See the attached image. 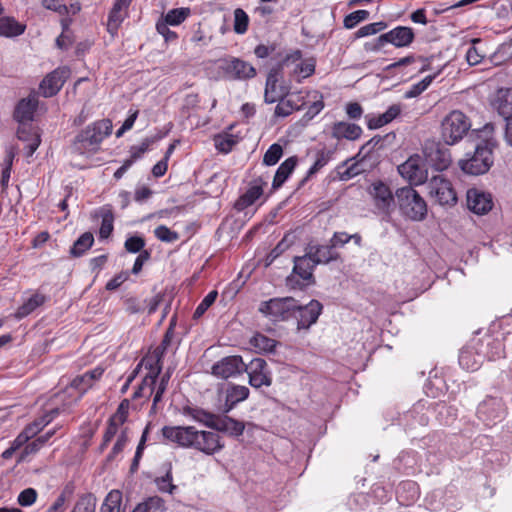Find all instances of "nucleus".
<instances>
[{
	"label": "nucleus",
	"mask_w": 512,
	"mask_h": 512,
	"mask_svg": "<svg viewBox=\"0 0 512 512\" xmlns=\"http://www.w3.org/2000/svg\"><path fill=\"white\" fill-rule=\"evenodd\" d=\"M161 432L164 439L182 448L195 449L206 455H214L224 448L218 433L197 430L194 426H164Z\"/></svg>",
	"instance_id": "obj_1"
},
{
	"label": "nucleus",
	"mask_w": 512,
	"mask_h": 512,
	"mask_svg": "<svg viewBox=\"0 0 512 512\" xmlns=\"http://www.w3.org/2000/svg\"><path fill=\"white\" fill-rule=\"evenodd\" d=\"M494 127L486 124L481 130H474L471 135L479 139L472 155L467 153V158L459 161L460 169L469 175H481L489 171L494 162L493 149L496 142L493 139Z\"/></svg>",
	"instance_id": "obj_2"
},
{
	"label": "nucleus",
	"mask_w": 512,
	"mask_h": 512,
	"mask_svg": "<svg viewBox=\"0 0 512 512\" xmlns=\"http://www.w3.org/2000/svg\"><path fill=\"white\" fill-rule=\"evenodd\" d=\"M301 59L302 52L295 50L281 58L278 63L269 70L264 92V101L266 103H275L290 93V86L283 81V69L288 67L290 63H295Z\"/></svg>",
	"instance_id": "obj_3"
},
{
	"label": "nucleus",
	"mask_w": 512,
	"mask_h": 512,
	"mask_svg": "<svg viewBox=\"0 0 512 512\" xmlns=\"http://www.w3.org/2000/svg\"><path fill=\"white\" fill-rule=\"evenodd\" d=\"M112 132V122L109 119H102L88 125L77 134L73 147L80 154L88 151H96L105 137Z\"/></svg>",
	"instance_id": "obj_4"
},
{
	"label": "nucleus",
	"mask_w": 512,
	"mask_h": 512,
	"mask_svg": "<svg viewBox=\"0 0 512 512\" xmlns=\"http://www.w3.org/2000/svg\"><path fill=\"white\" fill-rule=\"evenodd\" d=\"M395 197L401 213L410 220L422 221L427 215V204L411 186L396 190Z\"/></svg>",
	"instance_id": "obj_5"
},
{
	"label": "nucleus",
	"mask_w": 512,
	"mask_h": 512,
	"mask_svg": "<svg viewBox=\"0 0 512 512\" xmlns=\"http://www.w3.org/2000/svg\"><path fill=\"white\" fill-rule=\"evenodd\" d=\"M470 128V119L463 112L453 110L441 122V139L447 145H454L463 139Z\"/></svg>",
	"instance_id": "obj_6"
},
{
	"label": "nucleus",
	"mask_w": 512,
	"mask_h": 512,
	"mask_svg": "<svg viewBox=\"0 0 512 512\" xmlns=\"http://www.w3.org/2000/svg\"><path fill=\"white\" fill-rule=\"evenodd\" d=\"M293 262L294 266L292 274L287 277V284L291 288L300 289L314 284L315 278L313 271L317 265L314 263L313 258L308 255L307 250L305 249V254L303 256H295L293 258Z\"/></svg>",
	"instance_id": "obj_7"
},
{
	"label": "nucleus",
	"mask_w": 512,
	"mask_h": 512,
	"mask_svg": "<svg viewBox=\"0 0 512 512\" xmlns=\"http://www.w3.org/2000/svg\"><path fill=\"white\" fill-rule=\"evenodd\" d=\"M428 195L440 206L452 207L457 203V194L452 183L442 175L433 176L427 181Z\"/></svg>",
	"instance_id": "obj_8"
},
{
	"label": "nucleus",
	"mask_w": 512,
	"mask_h": 512,
	"mask_svg": "<svg viewBox=\"0 0 512 512\" xmlns=\"http://www.w3.org/2000/svg\"><path fill=\"white\" fill-rule=\"evenodd\" d=\"M295 299L292 297L272 298L260 303L258 311L273 322L292 318Z\"/></svg>",
	"instance_id": "obj_9"
},
{
	"label": "nucleus",
	"mask_w": 512,
	"mask_h": 512,
	"mask_svg": "<svg viewBox=\"0 0 512 512\" xmlns=\"http://www.w3.org/2000/svg\"><path fill=\"white\" fill-rule=\"evenodd\" d=\"M415 38V34L412 28L407 26H397L387 33L381 34L375 43H366L365 50L367 51H378L386 43H390L397 48L409 46Z\"/></svg>",
	"instance_id": "obj_10"
},
{
	"label": "nucleus",
	"mask_w": 512,
	"mask_h": 512,
	"mask_svg": "<svg viewBox=\"0 0 512 512\" xmlns=\"http://www.w3.org/2000/svg\"><path fill=\"white\" fill-rule=\"evenodd\" d=\"M377 214L390 217L395 208V197L389 186L382 181L373 182L368 188Z\"/></svg>",
	"instance_id": "obj_11"
},
{
	"label": "nucleus",
	"mask_w": 512,
	"mask_h": 512,
	"mask_svg": "<svg viewBox=\"0 0 512 512\" xmlns=\"http://www.w3.org/2000/svg\"><path fill=\"white\" fill-rule=\"evenodd\" d=\"M243 372L248 374L249 384L253 388L269 387L272 384V376L268 364L262 358H254L248 364L245 363Z\"/></svg>",
	"instance_id": "obj_12"
},
{
	"label": "nucleus",
	"mask_w": 512,
	"mask_h": 512,
	"mask_svg": "<svg viewBox=\"0 0 512 512\" xmlns=\"http://www.w3.org/2000/svg\"><path fill=\"white\" fill-rule=\"evenodd\" d=\"M323 306L318 300H311L307 305H299L295 300L292 318L297 321V328L308 329L318 320Z\"/></svg>",
	"instance_id": "obj_13"
},
{
	"label": "nucleus",
	"mask_w": 512,
	"mask_h": 512,
	"mask_svg": "<svg viewBox=\"0 0 512 512\" xmlns=\"http://www.w3.org/2000/svg\"><path fill=\"white\" fill-rule=\"evenodd\" d=\"M424 154L426 161L437 171L447 169L452 162L450 150L440 143H426Z\"/></svg>",
	"instance_id": "obj_14"
},
{
	"label": "nucleus",
	"mask_w": 512,
	"mask_h": 512,
	"mask_svg": "<svg viewBox=\"0 0 512 512\" xmlns=\"http://www.w3.org/2000/svg\"><path fill=\"white\" fill-rule=\"evenodd\" d=\"M244 364L241 356H226L212 366V374L221 379H228L242 374Z\"/></svg>",
	"instance_id": "obj_15"
},
{
	"label": "nucleus",
	"mask_w": 512,
	"mask_h": 512,
	"mask_svg": "<svg viewBox=\"0 0 512 512\" xmlns=\"http://www.w3.org/2000/svg\"><path fill=\"white\" fill-rule=\"evenodd\" d=\"M399 174L410 183L420 185L428 181L427 171L424 170L419 156H411L398 166Z\"/></svg>",
	"instance_id": "obj_16"
},
{
	"label": "nucleus",
	"mask_w": 512,
	"mask_h": 512,
	"mask_svg": "<svg viewBox=\"0 0 512 512\" xmlns=\"http://www.w3.org/2000/svg\"><path fill=\"white\" fill-rule=\"evenodd\" d=\"M69 74L70 71L66 67L57 68L47 74L39 86L41 94L46 98L56 95L63 87Z\"/></svg>",
	"instance_id": "obj_17"
},
{
	"label": "nucleus",
	"mask_w": 512,
	"mask_h": 512,
	"mask_svg": "<svg viewBox=\"0 0 512 512\" xmlns=\"http://www.w3.org/2000/svg\"><path fill=\"white\" fill-rule=\"evenodd\" d=\"M222 69L234 80H248L256 76V69L252 64L236 57L225 60Z\"/></svg>",
	"instance_id": "obj_18"
},
{
	"label": "nucleus",
	"mask_w": 512,
	"mask_h": 512,
	"mask_svg": "<svg viewBox=\"0 0 512 512\" xmlns=\"http://www.w3.org/2000/svg\"><path fill=\"white\" fill-rule=\"evenodd\" d=\"M479 419L486 425H491L500 421L504 416V409L501 400L498 398H489L484 400L477 409Z\"/></svg>",
	"instance_id": "obj_19"
},
{
	"label": "nucleus",
	"mask_w": 512,
	"mask_h": 512,
	"mask_svg": "<svg viewBox=\"0 0 512 512\" xmlns=\"http://www.w3.org/2000/svg\"><path fill=\"white\" fill-rule=\"evenodd\" d=\"M493 206L492 197L489 193L479 191L475 188L467 191V207L477 215L488 213Z\"/></svg>",
	"instance_id": "obj_20"
},
{
	"label": "nucleus",
	"mask_w": 512,
	"mask_h": 512,
	"mask_svg": "<svg viewBox=\"0 0 512 512\" xmlns=\"http://www.w3.org/2000/svg\"><path fill=\"white\" fill-rule=\"evenodd\" d=\"M266 182L262 178L254 179L247 191L242 194L234 203V208L237 211H243L249 206L253 205L263 194V186Z\"/></svg>",
	"instance_id": "obj_21"
},
{
	"label": "nucleus",
	"mask_w": 512,
	"mask_h": 512,
	"mask_svg": "<svg viewBox=\"0 0 512 512\" xmlns=\"http://www.w3.org/2000/svg\"><path fill=\"white\" fill-rule=\"evenodd\" d=\"M38 107V97L36 94H30L28 97L21 99L13 113L14 119L20 124H25L33 120L34 114Z\"/></svg>",
	"instance_id": "obj_22"
},
{
	"label": "nucleus",
	"mask_w": 512,
	"mask_h": 512,
	"mask_svg": "<svg viewBox=\"0 0 512 512\" xmlns=\"http://www.w3.org/2000/svg\"><path fill=\"white\" fill-rule=\"evenodd\" d=\"M306 250L308 255L313 258L314 263L316 265L319 264H327L332 261H336L340 258L339 253H337L334 248L329 245H318L309 243L306 246Z\"/></svg>",
	"instance_id": "obj_23"
},
{
	"label": "nucleus",
	"mask_w": 512,
	"mask_h": 512,
	"mask_svg": "<svg viewBox=\"0 0 512 512\" xmlns=\"http://www.w3.org/2000/svg\"><path fill=\"white\" fill-rule=\"evenodd\" d=\"M332 137L335 139H347L354 141L362 134V128L354 123L344 121L336 122L332 126Z\"/></svg>",
	"instance_id": "obj_24"
},
{
	"label": "nucleus",
	"mask_w": 512,
	"mask_h": 512,
	"mask_svg": "<svg viewBox=\"0 0 512 512\" xmlns=\"http://www.w3.org/2000/svg\"><path fill=\"white\" fill-rule=\"evenodd\" d=\"M249 389L246 386L231 384L226 389L224 413L231 411L238 403L246 400L249 396Z\"/></svg>",
	"instance_id": "obj_25"
},
{
	"label": "nucleus",
	"mask_w": 512,
	"mask_h": 512,
	"mask_svg": "<svg viewBox=\"0 0 512 512\" xmlns=\"http://www.w3.org/2000/svg\"><path fill=\"white\" fill-rule=\"evenodd\" d=\"M131 2L132 0H115L107 21V30L109 33L114 34L117 32L124 20V13L122 11L127 9Z\"/></svg>",
	"instance_id": "obj_26"
},
{
	"label": "nucleus",
	"mask_w": 512,
	"mask_h": 512,
	"mask_svg": "<svg viewBox=\"0 0 512 512\" xmlns=\"http://www.w3.org/2000/svg\"><path fill=\"white\" fill-rule=\"evenodd\" d=\"M183 415L192 417L195 421H198L208 428L215 429L219 415H215L202 408L185 406L182 409Z\"/></svg>",
	"instance_id": "obj_27"
},
{
	"label": "nucleus",
	"mask_w": 512,
	"mask_h": 512,
	"mask_svg": "<svg viewBox=\"0 0 512 512\" xmlns=\"http://www.w3.org/2000/svg\"><path fill=\"white\" fill-rule=\"evenodd\" d=\"M245 424L242 421L231 418L227 415L219 416L214 430L225 432L233 437L241 436L244 432Z\"/></svg>",
	"instance_id": "obj_28"
},
{
	"label": "nucleus",
	"mask_w": 512,
	"mask_h": 512,
	"mask_svg": "<svg viewBox=\"0 0 512 512\" xmlns=\"http://www.w3.org/2000/svg\"><path fill=\"white\" fill-rule=\"evenodd\" d=\"M298 162V158L296 156H291L287 158L284 162L281 163V165L278 167L273 182H272V188L274 190L280 188L284 182L287 180V178L290 176V174L295 169Z\"/></svg>",
	"instance_id": "obj_29"
},
{
	"label": "nucleus",
	"mask_w": 512,
	"mask_h": 512,
	"mask_svg": "<svg viewBox=\"0 0 512 512\" xmlns=\"http://www.w3.org/2000/svg\"><path fill=\"white\" fill-rule=\"evenodd\" d=\"M334 150L322 148L316 153V159L314 164L309 168L307 171L306 176L300 181L299 187L303 186L306 181L316 174L320 169H322L324 166H326L329 161L333 158Z\"/></svg>",
	"instance_id": "obj_30"
},
{
	"label": "nucleus",
	"mask_w": 512,
	"mask_h": 512,
	"mask_svg": "<svg viewBox=\"0 0 512 512\" xmlns=\"http://www.w3.org/2000/svg\"><path fill=\"white\" fill-rule=\"evenodd\" d=\"M496 108L505 121L512 119V88L498 91Z\"/></svg>",
	"instance_id": "obj_31"
},
{
	"label": "nucleus",
	"mask_w": 512,
	"mask_h": 512,
	"mask_svg": "<svg viewBox=\"0 0 512 512\" xmlns=\"http://www.w3.org/2000/svg\"><path fill=\"white\" fill-rule=\"evenodd\" d=\"M46 301L47 297L45 295L35 293L16 310L14 317L18 320L23 319L43 305Z\"/></svg>",
	"instance_id": "obj_32"
},
{
	"label": "nucleus",
	"mask_w": 512,
	"mask_h": 512,
	"mask_svg": "<svg viewBox=\"0 0 512 512\" xmlns=\"http://www.w3.org/2000/svg\"><path fill=\"white\" fill-rule=\"evenodd\" d=\"M162 468L164 470V475L155 478L154 482L156 487L162 493L174 494L177 490V486L173 484L171 462L164 463Z\"/></svg>",
	"instance_id": "obj_33"
},
{
	"label": "nucleus",
	"mask_w": 512,
	"mask_h": 512,
	"mask_svg": "<svg viewBox=\"0 0 512 512\" xmlns=\"http://www.w3.org/2000/svg\"><path fill=\"white\" fill-rule=\"evenodd\" d=\"M122 492L117 489L111 490L105 497L100 512H126V508L122 506Z\"/></svg>",
	"instance_id": "obj_34"
},
{
	"label": "nucleus",
	"mask_w": 512,
	"mask_h": 512,
	"mask_svg": "<svg viewBox=\"0 0 512 512\" xmlns=\"http://www.w3.org/2000/svg\"><path fill=\"white\" fill-rule=\"evenodd\" d=\"M25 30V25L19 23L14 18H0V35L5 37H15L21 35Z\"/></svg>",
	"instance_id": "obj_35"
},
{
	"label": "nucleus",
	"mask_w": 512,
	"mask_h": 512,
	"mask_svg": "<svg viewBox=\"0 0 512 512\" xmlns=\"http://www.w3.org/2000/svg\"><path fill=\"white\" fill-rule=\"evenodd\" d=\"M94 243V237L91 232L83 233L70 248V254L73 257L82 256L87 250H89Z\"/></svg>",
	"instance_id": "obj_36"
},
{
	"label": "nucleus",
	"mask_w": 512,
	"mask_h": 512,
	"mask_svg": "<svg viewBox=\"0 0 512 512\" xmlns=\"http://www.w3.org/2000/svg\"><path fill=\"white\" fill-rule=\"evenodd\" d=\"M97 498L93 493H85L76 501L71 512H96Z\"/></svg>",
	"instance_id": "obj_37"
},
{
	"label": "nucleus",
	"mask_w": 512,
	"mask_h": 512,
	"mask_svg": "<svg viewBox=\"0 0 512 512\" xmlns=\"http://www.w3.org/2000/svg\"><path fill=\"white\" fill-rule=\"evenodd\" d=\"M165 509L164 500L159 496H153L139 503L133 512H163Z\"/></svg>",
	"instance_id": "obj_38"
},
{
	"label": "nucleus",
	"mask_w": 512,
	"mask_h": 512,
	"mask_svg": "<svg viewBox=\"0 0 512 512\" xmlns=\"http://www.w3.org/2000/svg\"><path fill=\"white\" fill-rule=\"evenodd\" d=\"M59 410L53 409L50 413L34 420L32 423L28 424L24 429L29 431V434L32 437H35L46 425H48L53 418L58 415Z\"/></svg>",
	"instance_id": "obj_39"
},
{
	"label": "nucleus",
	"mask_w": 512,
	"mask_h": 512,
	"mask_svg": "<svg viewBox=\"0 0 512 512\" xmlns=\"http://www.w3.org/2000/svg\"><path fill=\"white\" fill-rule=\"evenodd\" d=\"M250 344L259 351L273 352L276 347L277 341L272 338H269L264 334L256 333L251 338Z\"/></svg>",
	"instance_id": "obj_40"
},
{
	"label": "nucleus",
	"mask_w": 512,
	"mask_h": 512,
	"mask_svg": "<svg viewBox=\"0 0 512 512\" xmlns=\"http://www.w3.org/2000/svg\"><path fill=\"white\" fill-rule=\"evenodd\" d=\"M459 364L462 368L470 371L477 370L480 366V360L476 358L471 349H463L459 354Z\"/></svg>",
	"instance_id": "obj_41"
},
{
	"label": "nucleus",
	"mask_w": 512,
	"mask_h": 512,
	"mask_svg": "<svg viewBox=\"0 0 512 512\" xmlns=\"http://www.w3.org/2000/svg\"><path fill=\"white\" fill-rule=\"evenodd\" d=\"M295 65L291 76L296 74H302L303 78L309 77L314 74L316 67V60L314 58H309L304 62L297 61L293 63Z\"/></svg>",
	"instance_id": "obj_42"
},
{
	"label": "nucleus",
	"mask_w": 512,
	"mask_h": 512,
	"mask_svg": "<svg viewBox=\"0 0 512 512\" xmlns=\"http://www.w3.org/2000/svg\"><path fill=\"white\" fill-rule=\"evenodd\" d=\"M436 75H428L420 82L412 85L409 90H407L404 94L406 99H411L419 96L422 92H424L432 81L435 79Z\"/></svg>",
	"instance_id": "obj_43"
},
{
	"label": "nucleus",
	"mask_w": 512,
	"mask_h": 512,
	"mask_svg": "<svg viewBox=\"0 0 512 512\" xmlns=\"http://www.w3.org/2000/svg\"><path fill=\"white\" fill-rule=\"evenodd\" d=\"M190 14L189 8H175L167 12L164 22L175 26L181 24Z\"/></svg>",
	"instance_id": "obj_44"
},
{
	"label": "nucleus",
	"mask_w": 512,
	"mask_h": 512,
	"mask_svg": "<svg viewBox=\"0 0 512 512\" xmlns=\"http://www.w3.org/2000/svg\"><path fill=\"white\" fill-rule=\"evenodd\" d=\"M283 155V148L280 144L274 143L272 144L263 156V164L266 166H273Z\"/></svg>",
	"instance_id": "obj_45"
},
{
	"label": "nucleus",
	"mask_w": 512,
	"mask_h": 512,
	"mask_svg": "<svg viewBox=\"0 0 512 512\" xmlns=\"http://www.w3.org/2000/svg\"><path fill=\"white\" fill-rule=\"evenodd\" d=\"M370 13L367 10H356L347 16H345L343 24L346 29H352L357 26L358 23L365 21L369 18Z\"/></svg>",
	"instance_id": "obj_46"
},
{
	"label": "nucleus",
	"mask_w": 512,
	"mask_h": 512,
	"mask_svg": "<svg viewBox=\"0 0 512 512\" xmlns=\"http://www.w3.org/2000/svg\"><path fill=\"white\" fill-rule=\"evenodd\" d=\"M249 17L247 13L241 9L237 8L234 11V31L237 34H244L248 29Z\"/></svg>",
	"instance_id": "obj_47"
},
{
	"label": "nucleus",
	"mask_w": 512,
	"mask_h": 512,
	"mask_svg": "<svg viewBox=\"0 0 512 512\" xmlns=\"http://www.w3.org/2000/svg\"><path fill=\"white\" fill-rule=\"evenodd\" d=\"M386 27H387V23L383 22V21L367 24L357 30V32L355 33V38H362V37L374 35L378 32L383 31Z\"/></svg>",
	"instance_id": "obj_48"
},
{
	"label": "nucleus",
	"mask_w": 512,
	"mask_h": 512,
	"mask_svg": "<svg viewBox=\"0 0 512 512\" xmlns=\"http://www.w3.org/2000/svg\"><path fill=\"white\" fill-rule=\"evenodd\" d=\"M155 237L162 242L173 243L179 239V234L170 230L165 225H160L154 230Z\"/></svg>",
	"instance_id": "obj_49"
},
{
	"label": "nucleus",
	"mask_w": 512,
	"mask_h": 512,
	"mask_svg": "<svg viewBox=\"0 0 512 512\" xmlns=\"http://www.w3.org/2000/svg\"><path fill=\"white\" fill-rule=\"evenodd\" d=\"M114 217L110 210L102 215L101 227L99 229V236L102 239L108 238L113 232Z\"/></svg>",
	"instance_id": "obj_50"
},
{
	"label": "nucleus",
	"mask_w": 512,
	"mask_h": 512,
	"mask_svg": "<svg viewBox=\"0 0 512 512\" xmlns=\"http://www.w3.org/2000/svg\"><path fill=\"white\" fill-rule=\"evenodd\" d=\"M217 295L218 292L216 290L210 291L195 309L193 317L195 319L200 318L208 310V308L215 302Z\"/></svg>",
	"instance_id": "obj_51"
},
{
	"label": "nucleus",
	"mask_w": 512,
	"mask_h": 512,
	"mask_svg": "<svg viewBox=\"0 0 512 512\" xmlns=\"http://www.w3.org/2000/svg\"><path fill=\"white\" fill-rule=\"evenodd\" d=\"M146 367L150 370V373L145 376V378L142 380L141 384H143V389L145 387L150 388V393L153 391V386L156 383V379L161 373L162 366L158 365V367H154L152 364H146Z\"/></svg>",
	"instance_id": "obj_52"
},
{
	"label": "nucleus",
	"mask_w": 512,
	"mask_h": 512,
	"mask_svg": "<svg viewBox=\"0 0 512 512\" xmlns=\"http://www.w3.org/2000/svg\"><path fill=\"white\" fill-rule=\"evenodd\" d=\"M145 246V240L141 236H131L126 239L124 247L129 253L142 252Z\"/></svg>",
	"instance_id": "obj_53"
},
{
	"label": "nucleus",
	"mask_w": 512,
	"mask_h": 512,
	"mask_svg": "<svg viewBox=\"0 0 512 512\" xmlns=\"http://www.w3.org/2000/svg\"><path fill=\"white\" fill-rule=\"evenodd\" d=\"M236 144V140L232 135L218 136L215 138V146L222 153H228Z\"/></svg>",
	"instance_id": "obj_54"
},
{
	"label": "nucleus",
	"mask_w": 512,
	"mask_h": 512,
	"mask_svg": "<svg viewBox=\"0 0 512 512\" xmlns=\"http://www.w3.org/2000/svg\"><path fill=\"white\" fill-rule=\"evenodd\" d=\"M37 491L34 488H26L18 495V503L23 507L31 506L37 499Z\"/></svg>",
	"instance_id": "obj_55"
},
{
	"label": "nucleus",
	"mask_w": 512,
	"mask_h": 512,
	"mask_svg": "<svg viewBox=\"0 0 512 512\" xmlns=\"http://www.w3.org/2000/svg\"><path fill=\"white\" fill-rule=\"evenodd\" d=\"M119 422L116 421V418H110L108 421V425L106 427L102 447L107 446V444L113 439V437L117 434L119 426H121Z\"/></svg>",
	"instance_id": "obj_56"
},
{
	"label": "nucleus",
	"mask_w": 512,
	"mask_h": 512,
	"mask_svg": "<svg viewBox=\"0 0 512 512\" xmlns=\"http://www.w3.org/2000/svg\"><path fill=\"white\" fill-rule=\"evenodd\" d=\"M278 101H279V103L275 107V112H274L277 117H287L295 109L293 102L291 100L284 101V98H281Z\"/></svg>",
	"instance_id": "obj_57"
},
{
	"label": "nucleus",
	"mask_w": 512,
	"mask_h": 512,
	"mask_svg": "<svg viewBox=\"0 0 512 512\" xmlns=\"http://www.w3.org/2000/svg\"><path fill=\"white\" fill-rule=\"evenodd\" d=\"M128 442V436H127V428L124 429L121 434L119 435L116 443L114 444L111 453L109 454L108 458L111 460L113 459L117 454L122 452L125 445Z\"/></svg>",
	"instance_id": "obj_58"
},
{
	"label": "nucleus",
	"mask_w": 512,
	"mask_h": 512,
	"mask_svg": "<svg viewBox=\"0 0 512 512\" xmlns=\"http://www.w3.org/2000/svg\"><path fill=\"white\" fill-rule=\"evenodd\" d=\"M129 278V273L126 271H122L119 274L115 275L112 279H110L106 284V289L108 291H113L119 288L125 281Z\"/></svg>",
	"instance_id": "obj_59"
},
{
	"label": "nucleus",
	"mask_w": 512,
	"mask_h": 512,
	"mask_svg": "<svg viewBox=\"0 0 512 512\" xmlns=\"http://www.w3.org/2000/svg\"><path fill=\"white\" fill-rule=\"evenodd\" d=\"M43 447V441L35 439L28 443L21 452L19 461L25 460L28 455L37 453Z\"/></svg>",
	"instance_id": "obj_60"
},
{
	"label": "nucleus",
	"mask_w": 512,
	"mask_h": 512,
	"mask_svg": "<svg viewBox=\"0 0 512 512\" xmlns=\"http://www.w3.org/2000/svg\"><path fill=\"white\" fill-rule=\"evenodd\" d=\"M276 50V44L265 45L259 44L254 49V54L257 58L265 59L272 55Z\"/></svg>",
	"instance_id": "obj_61"
},
{
	"label": "nucleus",
	"mask_w": 512,
	"mask_h": 512,
	"mask_svg": "<svg viewBox=\"0 0 512 512\" xmlns=\"http://www.w3.org/2000/svg\"><path fill=\"white\" fill-rule=\"evenodd\" d=\"M88 378L89 377L85 373L83 375L76 376L71 382V387L85 392L88 388L91 387Z\"/></svg>",
	"instance_id": "obj_62"
},
{
	"label": "nucleus",
	"mask_w": 512,
	"mask_h": 512,
	"mask_svg": "<svg viewBox=\"0 0 512 512\" xmlns=\"http://www.w3.org/2000/svg\"><path fill=\"white\" fill-rule=\"evenodd\" d=\"M365 118L367 121V127L370 130L381 128L387 124V122H384L385 120L383 119V114H379L377 116L368 114L365 116Z\"/></svg>",
	"instance_id": "obj_63"
},
{
	"label": "nucleus",
	"mask_w": 512,
	"mask_h": 512,
	"mask_svg": "<svg viewBox=\"0 0 512 512\" xmlns=\"http://www.w3.org/2000/svg\"><path fill=\"white\" fill-rule=\"evenodd\" d=\"M168 23L162 21L156 24V29L159 34H161L166 41H172L177 38V34L174 31H171L168 27Z\"/></svg>",
	"instance_id": "obj_64"
}]
</instances>
